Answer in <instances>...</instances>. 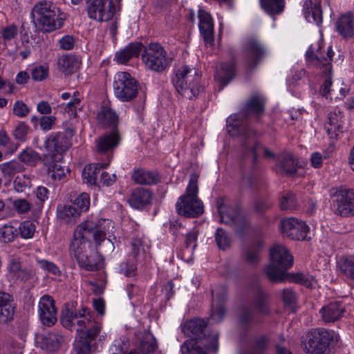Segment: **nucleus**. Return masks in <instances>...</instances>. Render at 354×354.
<instances>
[{
  "label": "nucleus",
  "instance_id": "63",
  "mask_svg": "<svg viewBox=\"0 0 354 354\" xmlns=\"http://www.w3.org/2000/svg\"><path fill=\"white\" fill-rule=\"evenodd\" d=\"M18 29L15 25H10L4 28L1 31V37L4 40H11L17 35Z\"/></svg>",
  "mask_w": 354,
  "mask_h": 354
},
{
  "label": "nucleus",
  "instance_id": "29",
  "mask_svg": "<svg viewBox=\"0 0 354 354\" xmlns=\"http://www.w3.org/2000/svg\"><path fill=\"white\" fill-rule=\"evenodd\" d=\"M97 122L104 127H115L119 122V116L110 106L103 104L97 113Z\"/></svg>",
  "mask_w": 354,
  "mask_h": 354
},
{
  "label": "nucleus",
  "instance_id": "47",
  "mask_svg": "<svg viewBox=\"0 0 354 354\" xmlns=\"http://www.w3.org/2000/svg\"><path fill=\"white\" fill-rule=\"evenodd\" d=\"M18 236V230L10 224H5L0 228V241L10 243Z\"/></svg>",
  "mask_w": 354,
  "mask_h": 354
},
{
  "label": "nucleus",
  "instance_id": "45",
  "mask_svg": "<svg viewBox=\"0 0 354 354\" xmlns=\"http://www.w3.org/2000/svg\"><path fill=\"white\" fill-rule=\"evenodd\" d=\"M8 201L12 204V209L19 215L28 214L32 207V203L26 198L12 199L10 198Z\"/></svg>",
  "mask_w": 354,
  "mask_h": 354
},
{
  "label": "nucleus",
  "instance_id": "36",
  "mask_svg": "<svg viewBox=\"0 0 354 354\" xmlns=\"http://www.w3.org/2000/svg\"><path fill=\"white\" fill-rule=\"evenodd\" d=\"M337 29L344 38L354 35V17L351 13L342 15L337 21Z\"/></svg>",
  "mask_w": 354,
  "mask_h": 354
},
{
  "label": "nucleus",
  "instance_id": "14",
  "mask_svg": "<svg viewBox=\"0 0 354 354\" xmlns=\"http://www.w3.org/2000/svg\"><path fill=\"white\" fill-rule=\"evenodd\" d=\"M268 294L259 291L254 297L251 308H245L240 315V319L243 324H248L254 320L256 314L267 315L270 313L268 300Z\"/></svg>",
  "mask_w": 354,
  "mask_h": 354
},
{
  "label": "nucleus",
  "instance_id": "50",
  "mask_svg": "<svg viewBox=\"0 0 354 354\" xmlns=\"http://www.w3.org/2000/svg\"><path fill=\"white\" fill-rule=\"evenodd\" d=\"M339 268L346 277L354 281V257L345 258Z\"/></svg>",
  "mask_w": 354,
  "mask_h": 354
},
{
  "label": "nucleus",
  "instance_id": "8",
  "mask_svg": "<svg viewBox=\"0 0 354 354\" xmlns=\"http://www.w3.org/2000/svg\"><path fill=\"white\" fill-rule=\"evenodd\" d=\"M142 60L148 69L158 73L164 71L171 62L165 49L158 43H150L145 48Z\"/></svg>",
  "mask_w": 354,
  "mask_h": 354
},
{
  "label": "nucleus",
  "instance_id": "22",
  "mask_svg": "<svg viewBox=\"0 0 354 354\" xmlns=\"http://www.w3.org/2000/svg\"><path fill=\"white\" fill-rule=\"evenodd\" d=\"M77 261L80 267L90 271L98 270L103 266L102 255L93 248L88 250L86 253L77 257Z\"/></svg>",
  "mask_w": 354,
  "mask_h": 354
},
{
  "label": "nucleus",
  "instance_id": "59",
  "mask_svg": "<svg viewBox=\"0 0 354 354\" xmlns=\"http://www.w3.org/2000/svg\"><path fill=\"white\" fill-rule=\"evenodd\" d=\"M30 112L27 105L21 100H17L13 105V113L19 118L26 117Z\"/></svg>",
  "mask_w": 354,
  "mask_h": 354
},
{
  "label": "nucleus",
  "instance_id": "41",
  "mask_svg": "<svg viewBox=\"0 0 354 354\" xmlns=\"http://www.w3.org/2000/svg\"><path fill=\"white\" fill-rule=\"evenodd\" d=\"M108 163H96L87 165L82 171L84 181L91 185L97 184V174L102 168L108 166Z\"/></svg>",
  "mask_w": 354,
  "mask_h": 354
},
{
  "label": "nucleus",
  "instance_id": "62",
  "mask_svg": "<svg viewBox=\"0 0 354 354\" xmlns=\"http://www.w3.org/2000/svg\"><path fill=\"white\" fill-rule=\"evenodd\" d=\"M56 118L53 115L42 116L39 120V125L42 130L48 131L55 124Z\"/></svg>",
  "mask_w": 354,
  "mask_h": 354
},
{
  "label": "nucleus",
  "instance_id": "34",
  "mask_svg": "<svg viewBox=\"0 0 354 354\" xmlns=\"http://www.w3.org/2000/svg\"><path fill=\"white\" fill-rule=\"evenodd\" d=\"M142 48V44L140 42H131L125 48L115 53V59L119 64H126L131 58L138 57Z\"/></svg>",
  "mask_w": 354,
  "mask_h": 354
},
{
  "label": "nucleus",
  "instance_id": "18",
  "mask_svg": "<svg viewBox=\"0 0 354 354\" xmlns=\"http://www.w3.org/2000/svg\"><path fill=\"white\" fill-rule=\"evenodd\" d=\"M102 329V324H95L88 329L78 330L74 344L77 354H90L91 342L95 339Z\"/></svg>",
  "mask_w": 354,
  "mask_h": 354
},
{
  "label": "nucleus",
  "instance_id": "5",
  "mask_svg": "<svg viewBox=\"0 0 354 354\" xmlns=\"http://www.w3.org/2000/svg\"><path fill=\"white\" fill-rule=\"evenodd\" d=\"M321 49L322 47L320 43L317 41L315 44L310 45L306 52V57L307 61L315 66L319 68H323L322 77L324 78V82L320 87V94L322 96L327 97L331 91V61L333 53L332 51V48L330 46L328 48L326 56L325 57L322 54Z\"/></svg>",
  "mask_w": 354,
  "mask_h": 354
},
{
  "label": "nucleus",
  "instance_id": "15",
  "mask_svg": "<svg viewBox=\"0 0 354 354\" xmlns=\"http://www.w3.org/2000/svg\"><path fill=\"white\" fill-rule=\"evenodd\" d=\"M216 205L221 223L236 225L243 220L239 206L228 198H218Z\"/></svg>",
  "mask_w": 354,
  "mask_h": 354
},
{
  "label": "nucleus",
  "instance_id": "17",
  "mask_svg": "<svg viewBox=\"0 0 354 354\" xmlns=\"http://www.w3.org/2000/svg\"><path fill=\"white\" fill-rule=\"evenodd\" d=\"M282 233L292 240H305L309 232V227L303 221L292 217L281 222Z\"/></svg>",
  "mask_w": 354,
  "mask_h": 354
},
{
  "label": "nucleus",
  "instance_id": "42",
  "mask_svg": "<svg viewBox=\"0 0 354 354\" xmlns=\"http://www.w3.org/2000/svg\"><path fill=\"white\" fill-rule=\"evenodd\" d=\"M140 348L142 354L153 353L157 348V342L153 335L149 330H144L140 333Z\"/></svg>",
  "mask_w": 354,
  "mask_h": 354
},
{
  "label": "nucleus",
  "instance_id": "27",
  "mask_svg": "<svg viewBox=\"0 0 354 354\" xmlns=\"http://www.w3.org/2000/svg\"><path fill=\"white\" fill-rule=\"evenodd\" d=\"M120 142V136L117 129L104 135L96 140L97 151L100 153L109 151L115 149Z\"/></svg>",
  "mask_w": 354,
  "mask_h": 354
},
{
  "label": "nucleus",
  "instance_id": "58",
  "mask_svg": "<svg viewBox=\"0 0 354 354\" xmlns=\"http://www.w3.org/2000/svg\"><path fill=\"white\" fill-rule=\"evenodd\" d=\"M296 206V201L293 194L287 193L284 194L280 201V207L281 209H292Z\"/></svg>",
  "mask_w": 354,
  "mask_h": 354
},
{
  "label": "nucleus",
  "instance_id": "39",
  "mask_svg": "<svg viewBox=\"0 0 354 354\" xmlns=\"http://www.w3.org/2000/svg\"><path fill=\"white\" fill-rule=\"evenodd\" d=\"M225 301L226 294L225 290H223L221 294L216 295V298L213 300L211 310V319L215 323L221 322L225 314L224 306Z\"/></svg>",
  "mask_w": 354,
  "mask_h": 354
},
{
  "label": "nucleus",
  "instance_id": "3",
  "mask_svg": "<svg viewBox=\"0 0 354 354\" xmlns=\"http://www.w3.org/2000/svg\"><path fill=\"white\" fill-rule=\"evenodd\" d=\"M171 81L176 91L189 100L198 96L202 90L200 73L194 67L187 65L176 68Z\"/></svg>",
  "mask_w": 354,
  "mask_h": 354
},
{
  "label": "nucleus",
  "instance_id": "38",
  "mask_svg": "<svg viewBox=\"0 0 354 354\" xmlns=\"http://www.w3.org/2000/svg\"><path fill=\"white\" fill-rule=\"evenodd\" d=\"M80 216V210L73 205H59L57 207V218L66 223H75Z\"/></svg>",
  "mask_w": 354,
  "mask_h": 354
},
{
  "label": "nucleus",
  "instance_id": "52",
  "mask_svg": "<svg viewBox=\"0 0 354 354\" xmlns=\"http://www.w3.org/2000/svg\"><path fill=\"white\" fill-rule=\"evenodd\" d=\"M35 225L33 222L24 221L20 224L19 232L23 239H30L35 234Z\"/></svg>",
  "mask_w": 354,
  "mask_h": 354
},
{
  "label": "nucleus",
  "instance_id": "31",
  "mask_svg": "<svg viewBox=\"0 0 354 354\" xmlns=\"http://www.w3.org/2000/svg\"><path fill=\"white\" fill-rule=\"evenodd\" d=\"M343 115L339 111L331 112L328 114V121L324 125V129L330 138H337L342 132Z\"/></svg>",
  "mask_w": 354,
  "mask_h": 354
},
{
  "label": "nucleus",
  "instance_id": "6",
  "mask_svg": "<svg viewBox=\"0 0 354 354\" xmlns=\"http://www.w3.org/2000/svg\"><path fill=\"white\" fill-rule=\"evenodd\" d=\"M198 176L192 174L185 194L181 196L176 203L177 212L186 217H198L203 212V203L198 199L197 185Z\"/></svg>",
  "mask_w": 354,
  "mask_h": 354
},
{
  "label": "nucleus",
  "instance_id": "20",
  "mask_svg": "<svg viewBox=\"0 0 354 354\" xmlns=\"http://www.w3.org/2000/svg\"><path fill=\"white\" fill-rule=\"evenodd\" d=\"M62 154L48 153L44 158V164L47 167L48 174L54 180H60L68 171V169L62 162Z\"/></svg>",
  "mask_w": 354,
  "mask_h": 354
},
{
  "label": "nucleus",
  "instance_id": "7",
  "mask_svg": "<svg viewBox=\"0 0 354 354\" xmlns=\"http://www.w3.org/2000/svg\"><path fill=\"white\" fill-rule=\"evenodd\" d=\"M337 341L333 330L317 329L308 332L304 342V349L308 354H328L330 346Z\"/></svg>",
  "mask_w": 354,
  "mask_h": 354
},
{
  "label": "nucleus",
  "instance_id": "26",
  "mask_svg": "<svg viewBox=\"0 0 354 354\" xmlns=\"http://www.w3.org/2000/svg\"><path fill=\"white\" fill-rule=\"evenodd\" d=\"M264 99L261 95L251 96L245 104L241 115L245 119L252 115L260 116L264 111Z\"/></svg>",
  "mask_w": 354,
  "mask_h": 354
},
{
  "label": "nucleus",
  "instance_id": "10",
  "mask_svg": "<svg viewBox=\"0 0 354 354\" xmlns=\"http://www.w3.org/2000/svg\"><path fill=\"white\" fill-rule=\"evenodd\" d=\"M113 91L120 100L129 102L136 97L138 84L129 73L118 72L114 77Z\"/></svg>",
  "mask_w": 354,
  "mask_h": 354
},
{
  "label": "nucleus",
  "instance_id": "37",
  "mask_svg": "<svg viewBox=\"0 0 354 354\" xmlns=\"http://www.w3.org/2000/svg\"><path fill=\"white\" fill-rule=\"evenodd\" d=\"M235 75V63L230 61L221 65V68L216 73L215 78L221 84L220 89L226 86Z\"/></svg>",
  "mask_w": 354,
  "mask_h": 354
},
{
  "label": "nucleus",
  "instance_id": "46",
  "mask_svg": "<svg viewBox=\"0 0 354 354\" xmlns=\"http://www.w3.org/2000/svg\"><path fill=\"white\" fill-rule=\"evenodd\" d=\"M264 10L270 15L279 14L284 8V0H260Z\"/></svg>",
  "mask_w": 354,
  "mask_h": 354
},
{
  "label": "nucleus",
  "instance_id": "25",
  "mask_svg": "<svg viewBox=\"0 0 354 354\" xmlns=\"http://www.w3.org/2000/svg\"><path fill=\"white\" fill-rule=\"evenodd\" d=\"M319 313L325 322H335L343 317L345 306L340 301H333L323 306Z\"/></svg>",
  "mask_w": 354,
  "mask_h": 354
},
{
  "label": "nucleus",
  "instance_id": "35",
  "mask_svg": "<svg viewBox=\"0 0 354 354\" xmlns=\"http://www.w3.org/2000/svg\"><path fill=\"white\" fill-rule=\"evenodd\" d=\"M80 65V59L74 55H63L57 61L59 70L66 75L74 73L79 69Z\"/></svg>",
  "mask_w": 354,
  "mask_h": 354
},
{
  "label": "nucleus",
  "instance_id": "11",
  "mask_svg": "<svg viewBox=\"0 0 354 354\" xmlns=\"http://www.w3.org/2000/svg\"><path fill=\"white\" fill-rule=\"evenodd\" d=\"M88 17L97 21H108L115 14V6L112 0H87Z\"/></svg>",
  "mask_w": 354,
  "mask_h": 354
},
{
  "label": "nucleus",
  "instance_id": "56",
  "mask_svg": "<svg viewBox=\"0 0 354 354\" xmlns=\"http://www.w3.org/2000/svg\"><path fill=\"white\" fill-rule=\"evenodd\" d=\"M216 241L218 248L221 250H225L230 245V240L222 228H218L216 232Z\"/></svg>",
  "mask_w": 354,
  "mask_h": 354
},
{
  "label": "nucleus",
  "instance_id": "57",
  "mask_svg": "<svg viewBox=\"0 0 354 354\" xmlns=\"http://www.w3.org/2000/svg\"><path fill=\"white\" fill-rule=\"evenodd\" d=\"M281 297L286 306L292 308L297 302L295 292L291 288H285L282 290Z\"/></svg>",
  "mask_w": 354,
  "mask_h": 354
},
{
  "label": "nucleus",
  "instance_id": "54",
  "mask_svg": "<svg viewBox=\"0 0 354 354\" xmlns=\"http://www.w3.org/2000/svg\"><path fill=\"white\" fill-rule=\"evenodd\" d=\"M31 77L36 82H41L48 76V67L47 66H36L31 69Z\"/></svg>",
  "mask_w": 354,
  "mask_h": 354
},
{
  "label": "nucleus",
  "instance_id": "21",
  "mask_svg": "<svg viewBox=\"0 0 354 354\" xmlns=\"http://www.w3.org/2000/svg\"><path fill=\"white\" fill-rule=\"evenodd\" d=\"M185 335L196 338V340L210 339L212 334H209L207 329V322L200 318H195L185 322L183 326Z\"/></svg>",
  "mask_w": 354,
  "mask_h": 354
},
{
  "label": "nucleus",
  "instance_id": "43",
  "mask_svg": "<svg viewBox=\"0 0 354 354\" xmlns=\"http://www.w3.org/2000/svg\"><path fill=\"white\" fill-rule=\"evenodd\" d=\"M64 342V337L59 333H49L42 339V347L48 351H55Z\"/></svg>",
  "mask_w": 354,
  "mask_h": 354
},
{
  "label": "nucleus",
  "instance_id": "48",
  "mask_svg": "<svg viewBox=\"0 0 354 354\" xmlns=\"http://www.w3.org/2000/svg\"><path fill=\"white\" fill-rule=\"evenodd\" d=\"M0 170L5 175L12 176L17 173L22 172L24 167L18 161L11 160L0 164Z\"/></svg>",
  "mask_w": 354,
  "mask_h": 354
},
{
  "label": "nucleus",
  "instance_id": "4",
  "mask_svg": "<svg viewBox=\"0 0 354 354\" xmlns=\"http://www.w3.org/2000/svg\"><path fill=\"white\" fill-rule=\"evenodd\" d=\"M271 262L265 268L268 278L273 282H282L287 278L286 270L293 264V257L282 245H274L270 250Z\"/></svg>",
  "mask_w": 354,
  "mask_h": 354
},
{
  "label": "nucleus",
  "instance_id": "2",
  "mask_svg": "<svg viewBox=\"0 0 354 354\" xmlns=\"http://www.w3.org/2000/svg\"><path fill=\"white\" fill-rule=\"evenodd\" d=\"M31 17L37 30L49 32L60 28L66 19V15L61 12L53 3L41 1L33 6Z\"/></svg>",
  "mask_w": 354,
  "mask_h": 354
},
{
  "label": "nucleus",
  "instance_id": "16",
  "mask_svg": "<svg viewBox=\"0 0 354 354\" xmlns=\"http://www.w3.org/2000/svg\"><path fill=\"white\" fill-rule=\"evenodd\" d=\"M243 51L247 64L251 68L257 66L267 55L262 44L253 37L245 40Z\"/></svg>",
  "mask_w": 354,
  "mask_h": 354
},
{
  "label": "nucleus",
  "instance_id": "23",
  "mask_svg": "<svg viewBox=\"0 0 354 354\" xmlns=\"http://www.w3.org/2000/svg\"><path fill=\"white\" fill-rule=\"evenodd\" d=\"M153 194L147 189L139 187L131 192L128 202L134 209H141L151 203Z\"/></svg>",
  "mask_w": 354,
  "mask_h": 354
},
{
  "label": "nucleus",
  "instance_id": "12",
  "mask_svg": "<svg viewBox=\"0 0 354 354\" xmlns=\"http://www.w3.org/2000/svg\"><path fill=\"white\" fill-rule=\"evenodd\" d=\"M331 196L335 214L348 216L354 212V190L337 189Z\"/></svg>",
  "mask_w": 354,
  "mask_h": 354
},
{
  "label": "nucleus",
  "instance_id": "49",
  "mask_svg": "<svg viewBox=\"0 0 354 354\" xmlns=\"http://www.w3.org/2000/svg\"><path fill=\"white\" fill-rule=\"evenodd\" d=\"M17 192H24L32 187L31 179L27 175L17 176L13 182Z\"/></svg>",
  "mask_w": 354,
  "mask_h": 354
},
{
  "label": "nucleus",
  "instance_id": "1",
  "mask_svg": "<svg viewBox=\"0 0 354 354\" xmlns=\"http://www.w3.org/2000/svg\"><path fill=\"white\" fill-rule=\"evenodd\" d=\"M113 226L111 221L108 219H88L77 225L73 234V239L70 245V252L76 259L86 253L91 248L88 241L93 236L96 246L104 241L107 234L112 233Z\"/></svg>",
  "mask_w": 354,
  "mask_h": 354
},
{
  "label": "nucleus",
  "instance_id": "60",
  "mask_svg": "<svg viewBox=\"0 0 354 354\" xmlns=\"http://www.w3.org/2000/svg\"><path fill=\"white\" fill-rule=\"evenodd\" d=\"M37 263L41 269L49 273L53 274H57L59 273V270L58 267L51 261H48L45 259H37Z\"/></svg>",
  "mask_w": 354,
  "mask_h": 354
},
{
  "label": "nucleus",
  "instance_id": "19",
  "mask_svg": "<svg viewBox=\"0 0 354 354\" xmlns=\"http://www.w3.org/2000/svg\"><path fill=\"white\" fill-rule=\"evenodd\" d=\"M38 307L41 323L47 326H53L57 322V309L53 297L44 295L39 301Z\"/></svg>",
  "mask_w": 354,
  "mask_h": 354
},
{
  "label": "nucleus",
  "instance_id": "51",
  "mask_svg": "<svg viewBox=\"0 0 354 354\" xmlns=\"http://www.w3.org/2000/svg\"><path fill=\"white\" fill-rule=\"evenodd\" d=\"M19 160L29 165H35L39 160V154L32 149H25L19 155Z\"/></svg>",
  "mask_w": 354,
  "mask_h": 354
},
{
  "label": "nucleus",
  "instance_id": "28",
  "mask_svg": "<svg viewBox=\"0 0 354 354\" xmlns=\"http://www.w3.org/2000/svg\"><path fill=\"white\" fill-rule=\"evenodd\" d=\"M305 18L309 23L319 25L322 22V11L319 0H306L304 4Z\"/></svg>",
  "mask_w": 354,
  "mask_h": 354
},
{
  "label": "nucleus",
  "instance_id": "53",
  "mask_svg": "<svg viewBox=\"0 0 354 354\" xmlns=\"http://www.w3.org/2000/svg\"><path fill=\"white\" fill-rule=\"evenodd\" d=\"M73 205L76 206V209L80 210V214L86 212L90 206L89 195L85 192L80 194L75 200Z\"/></svg>",
  "mask_w": 354,
  "mask_h": 354
},
{
  "label": "nucleus",
  "instance_id": "40",
  "mask_svg": "<svg viewBox=\"0 0 354 354\" xmlns=\"http://www.w3.org/2000/svg\"><path fill=\"white\" fill-rule=\"evenodd\" d=\"M134 182L140 185H153L159 181V176L157 173L138 169L132 174Z\"/></svg>",
  "mask_w": 354,
  "mask_h": 354
},
{
  "label": "nucleus",
  "instance_id": "61",
  "mask_svg": "<svg viewBox=\"0 0 354 354\" xmlns=\"http://www.w3.org/2000/svg\"><path fill=\"white\" fill-rule=\"evenodd\" d=\"M259 259V246H252L248 248L245 253V259L250 263L258 261Z\"/></svg>",
  "mask_w": 354,
  "mask_h": 354
},
{
  "label": "nucleus",
  "instance_id": "24",
  "mask_svg": "<svg viewBox=\"0 0 354 354\" xmlns=\"http://www.w3.org/2000/svg\"><path fill=\"white\" fill-rule=\"evenodd\" d=\"M199 29L206 44L214 42V23L211 15L203 10H198Z\"/></svg>",
  "mask_w": 354,
  "mask_h": 354
},
{
  "label": "nucleus",
  "instance_id": "44",
  "mask_svg": "<svg viewBox=\"0 0 354 354\" xmlns=\"http://www.w3.org/2000/svg\"><path fill=\"white\" fill-rule=\"evenodd\" d=\"M131 253L136 259L145 257L149 248L147 239L138 237L133 239L131 242Z\"/></svg>",
  "mask_w": 354,
  "mask_h": 354
},
{
  "label": "nucleus",
  "instance_id": "13",
  "mask_svg": "<svg viewBox=\"0 0 354 354\" xmlns=\"http://www.w3.org/2000/svg\"><path fill=\"white\" fill-rule=\"evenodd\" d=\"M218 333L214 332L210 339L195 340L191 339L186 341L181 346L183 353L208 354L216 353L218 349Z\"/></svg>",
  "mask_w": 354,
  "mask_h": 354
},
{
  "label": "nucleus",
  "instance_id": "30",
  "mask_svg": "<svg viewBox=\"0 0 354 354\" xmlns=\"http://www.w3.org/2000/svg\"><path fill=\"white\" fill-rule=\"evenodd\" d=\"M68 140L62 133L50 136L45 142L46 148L50 152L49 153L62 154V151L68 147Z\"/></svg>",
  "mask_w": 354,
  "mask_h": 354
},
{
  "label": "nucleus",
  "instance_id": "32",
  "mask_svg": "<svg viewBox=\"0 0 354 354\" xmlns=\"http://www.w3.org/2000/svg\"><path fill=\"white\" fill-rule=\"evenodd\" d=\"M12 301L8 293L0 292V323L6 324L12 319L15 313Z\"/></svg>",
  "mask_w": 354,
  "mask_h": 354
},
{
  "label": "nucleus",
  "instance_id": "55",
  "mask_svg": "<svg viewBox=\"0 0 354 354\" xmlns=\"http://www.w3.org/2000/svg\"><path fill=\"white\" fill-rule=\"evenodd\" d=\"M35 194L37 200L36 203L37 209L41 211L45 201L48 199L49 191L44 186H39L35 191Z\"/></svg>",
  "mask_w": 354,
  "mask_h": 354
},
{
  "label": "nucleus",
  "instance_id": "9",
  "mask_svg": "<svg viewBox=\"0 0 354 354\" xmlns=\"http://www.w3.org/2000/svg\"><path fill=\"white\" fill-rule=\"evenodd\" d=\"M61 322L65 328H68L76 324L78 326L77 332L78 330H85L100 323L95 320L94 314L86 308H82L75 312L66 309L62 313Z\"/></svg>",
  "mask_w": 354,
  "mask_h": 354
},
{
  "label": "nucleus",
  "instance_id": "33",
  "mask_svg": "<svg viewBox=\"0 0 354 354\" xmlns=\"http://www.w3.org/2000/svg\"><path fill=\"white\" fill-rule=\"evenodd\" d=\"M297 162L290 153H283L277 160V172L290 175L297 171Z\"/></svg>",
  "mask_w": 354,
  "mask_h": 354
},
{
  "label": "nucleus",
  "instance_id": "64",
  "mask_svg": "<svg viewBox=\"0 0 354 354\" xmlns=\"http://www.w3.org/2000/svg\"><path fill=\"white\" fill-rule=\"evenodd\" d=\"M28 129V125L25 122H21L15 128L14 136L17 139L22 140L27 135Z\"/></svg>",
  "mask_w": 354,
  "mask_h": 354
}]
</instances>
